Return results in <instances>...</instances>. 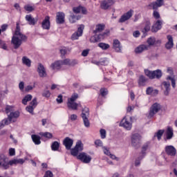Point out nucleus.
<instances>
[{
    "mask_svg": "<svg viewBox=\"0 0 177 177\" xmlns=\"http://www.w3.org/2000/svg\"><path fill=\"white\" fill-rule=\"evenodd\" d=\"M132 15H133V11L130 10L120 17L119 19V23H124L127 21V20H129V18L132 16Z\"/></svg>",
    "mask_w": 177,
    "mask_h": 177,
    "instance_id": "nucleus-18",
    "label": "nucleus"
},
{
    "mask_svg": "<svg viewBox=\"0 0 177 177\" xmlns=\"http://www.w3.org/2000/svg\"><path fill=\"white\" fill-rule=\"evenodd\" d=\"M98 46L99 48H101V49H103L104 50H106L109 49V48H110V45L105 43H100L98 44Z\"/></svg>",
    "mask_w": 177,
    "mask_h": 177,
    "instance_id": "nucleus-41",
    "label": "nucleus"
},
{
    "mask_svg": "<svg viewBox=\"0 0 177 177\" xmlns=\"http://www.w3.org/2000/svg\"><path fill=\"white\" fill-rule=\"evenodd\" d=\"M104 28H106V25L103 24H97L95 26V29L93 30V34H95V35L91 37L90 41L95 44V42H99L100 41H102V39H104V38L110 34V30H106L103 33L100 34V32L104 30Z\"/></svg>",
    "mask_w": 177,
    "mask_h": 177,
    "instance_id": "nucleus-1",
    "label": "nucleus"
},
{
    "mask_svg": "<svg viewBox=\"0 0 177 177\" xmlns=\"http://www.w3.org/2000/svg\"><path fill=\"white\" fill-rule=\"evenodd\" d=\"M80 19H81L80 15H71L69 17V21L70 23L74 24L77 21V20H80Z\"/></svg>",
    "mask_w": 177,
    "mask_h": 177,
    "instance_id": "nucleus-34",
    "label": "nucleus"
},
{
    "mask_svg": "<svg viewBox=\"0 0 177 177\" xmlns=\"http://www.w3.org/2000/svg\"><path fill=\"white\" fill-rule=\"evenodd\" d=\"M32 99V95H31L30 94H28L22 100V103L25 106H26L27 103H28V102H30Z\"/></svg>",
    "mask_w": 177,
    "mask_h": 177,
    "instance_id": "nucleus-36",
    "label": "nucleus"
},
{
    "mask_svg": "<svg viewBox=\"0 0 177 177\" xmlns=\"http://www.w3.org/2000/svg\"><path fill=\"white\" fill-rule=\"evenodd\" d=\"M61 61H62V66H70V63H71L70 59H65L61 60Z\"/></svg>",
    "mask_w": 177,
    "mask_h": 177,
    "instance_id": "nucleus-48",
    "label": "nucleus"
},
{
    "mask_svg": "<svg viewBox=\"0 0 177 177\" xmlns=\"http://www.w3.org/2000/svg\"><path fill=\"white\" fill-rule=\"evenodd\" d=\"M147 43L148 44V45H147V46H149V49H150V46H154V45L161 44V40L156 39V37H151L147 39Z\"/></svg>",
    "mask_w": 177,
    "mask_h": 177,
    "instance_id": "nucleus-14",
    "label": "nucleus"
},
{
    "mask_svg": "<svg viewBox=\"0 0 177 177\" xmlns=\"http://www.w3.org/2000/svg\"><path fill=\"white\" fill-rule=\"evenodd\" d=\"M67 106L68 109H72V110H77L78 109V104L75 101H71L68 100Z\"/></svg>",
    "mask_w": 177,
    "mask_h": 177,
    "instance_id": "nucleus-29",
    "label": "nucleus"
},
{
    "mask_svg": "<svg viewBox=\"0 0 177 177\" xmlns=\"http://www.w3.org/2000/svg\"><path fill=\"white\" fill-rule=\"evenodd\" d=\"M95 145H96L99 147H102V146H103V142L100 140H97L95 141Z\"/></svg>",
    "mask_w": 177,
    "mask_h": 177,
    "instance_id": "nucleus-58",
    "label": "nucleus"
},
{
    "mask_svg": "<svg viewBox=\"0 0 177 177\" xmlns=\"http://www.w3.org/2000/svg\"><path fill=\"white\" fill-rule=\"evenodd\" d=\"M146 83V77L143 75H140L138 80V85L140 86H143Z\"/></svg>",
    "mask_w": 177,
    "mask_h": 177,
    "instance_id": "nucleus-40",
    "label": "nucleus"
},
{
    "mask_svg": "<svg viewBox=\"0 0 177 177\" xmlns=\"http://www.w3.org/2000/svg\"><path fill=\"white\" fill-rule=\"evenodd\" d=\"M113 47L115 52H118V53H121V49L122 47H121V43H120L118 39L113 40Z\"/></svg>",
    "mask_w": 177,
    "mask_h": 177,
    "instance_id": "nucleus-25",
    "label": "nucleus"
},
{
    "mask_svg": "<svg viewBox=\"0 0 177 177\" xmlns=\"http://www.w3.org/2000/svg\"><path fill=\"white\" fill-rule=\"evenodd\" d=\"M77 160H80L82 161V162H84V164H89L91 161H92V157L91 156L86 154L85 152H82L79 153V155L77 156Z\"/></svg>",
    "mask_w": 177,
    "mask_h": 177,
    "instance_id": "nucleus-10",
    "label": "nucleus"
},
{
    "mask_svg": "<svg viewBox=\"0 0 177 177\" xmlns=\"http://www.w3.org/2000/svg\"><path fill=\"white\" fill-rule=\"evenodd\" d=\"M103 151H104V154H106V156H110V154H111L110 153V151H109V149H107V148L105 147H103Z\"/></svg>",
    "mask_w": 177,
    "mask_h": 177,
    "instance_id": "nucleus-62",
    "label": "nucleus"
},
{
    "mask_svg": "<svg viewBox=\"0 0 177 177\" xmlns=\"http://www.w3.org/2000/svg\"><path fill=\"white\" fill-rule=\"evenodd\" d=\"M3 122H4V124L6 125H9V124H10V122H12V120H10V119H9V116L8 115V118L3 120Z\"/></svg>",
    "mask_w": 177,
    "mask_h": 177,
    "instance_id": "nucleus-60",
    "label": "nucleus"
},
{
    "mask_svg": "<svg viewBox=\"0 0 177 177\" xmlns=\"http://www.w3.org/2000/svg\"><path fill=\"white\" fill-rule=\"evenodd\" d=\"M37 73L39 76L41 78H44L46 77V70L45 67L42 65V64H39L37 66Z\"/></svg>",
    "mask_w": 177,
    "mask_h": 177,
    "instance_id": "nucleus-17",
    "label": "nucleus"
},
{
    "mask_svg": "<svg viewBox=\"0 0 177 177\" xmlns=\"http://www.w3.org/2000/svg\"><path fill=\"white\" fill-rule=\"evenodd\" d=\"M26 20L28 22L30 26H35V19H34L31 15H26Z\"/></svg>",
    "mask_w": 177,
    "mask_h": 177,
    "instance_id": "nucleus-33",
    "label": "nucleus"
},
{
    "mask_svg": "<svg viewBox=\"0 0 177 177\" xmlns=\"http://www.w3.org/2000/svg\"><path fill=\"white\" fill-rule=\"evenodd\" d=\"M142 137L139 133H134L131 136V146L135 149H139L140 147V140Z\"/></svg>",
    "mask_w": 177,
    "mask_h": 177,
    "instance_id": "nucleus-8",
    "label": "nucleus"
},
{
    "mask_svg": "<svg viewBox=\"0 0 177 177\" xmlns=\"http://www.w3.org/2000/svg\"><path fill=\"white\" fill-rule=\"evenodd\" d=\"M120 126L122 127L127 131H131L132 129V117H124L120 122Z\"/></svg>",
    "mask_w": 177,
    "mask_h": 177,
    "instance_id": "nucleus-5",
    "label": "nucleus"
},
{
    "mask_svg": "<svg viewBox=\"0 0 177 177\" xmlns=\"http://www.w3.org/2000/svg\"><path fill=\"white\" fill-rule=\"evenodd\" d=\"M165 151L168 156H175L176 154V149L171 145L167 146L165 147Z\"/></svg>",
    "mask_w": 177,
    "mask_h": 177,
    "instance_id": "nucleus-22",
    "label": "nucleus"
},
{
    "mask_svg": "<svg viewBox=\"0 0 177 177\" xmlns=\"http://www.w3.org/2000/svg\"><path fill=\"white\" fill-rule=\"evenodd\" d=\"M38 102H37V97H35L32 102H30V105L26 106V110L28 113L30 114H34V109L37 107Z\"/></svg>",
    "mask_w": 177,
    "mask_h": 177,
    "instance_id": "nucleus-12",
    "label": "nucleus"
},
{
    "mask_svg": "<svg viewBox=\"0 0 177 177\" xmlns=\"http://www.w3.org/2000/svg\"><path fill=\"white\" fill-rule=\"evenodd\" d=\"M0 168L3 169H8L9 168V162L5 155H0Z\"/></svg>",
    "mask_w": 177,
    "mask_h": 177,
    "instance_id": "nucleus-13",
    "label": "nucleus"
},
{
    "mask_svg": "<svg viewBox=\"0 0 177 177\" xmlns=\"http://www.w3.org/2000/svg\"><path fill=\"white\" fill-rule=\"evenodd\" d=\"M81 117L83 120L84 127L89 128L91 123H89V108L84 107L82 111Z\"/></svg>",
    "mask_w": 177,
    "mask_h": 177,
    "instance_id": "nucleus-6",
    "label": "nucleus"
},
{
    "mask_svg": "<svg viewBox=\"0 0 177 177\" xmlns=\"http://www.w3.org/2000/svg\"><path fill=\"white\" fill-rule=\"evenodd\" d=\"M75 148L77 149L79 151V152L82 151V150H84V144H82V142L78 141L76 143Z\"/></svg>",
    "mask_w": 177,
    "mask_h": 177,
    "instance_id": "nucleus-39",
    "label": "nucleus"
},
{
    "mask_svg": "<svg viewBox=\"0 0 177 177\" xmlns=\"http://www.w3.org/2000/svg\"><path fill=\"white\" fill-rule=\"evenodd\" d=\"M144 157H145V156L141 155L135 160V166L136 167H139V165H140V161H142V160H143Z\"/></svg>",
    "mask_w": 177,
    "mask_h": 177,
    "instance_id": "nucleus-42",
    "label": "nucleus"
},
{
    "mask_svg": "<svg viewBox=\"0 0 177 177\" xmlns=\"http://www.w3.org/2000/svg\"><path fill=\"white\" fill-rule=\"evenodd\" d=\"M144 50H149V46L145 44L140 45L136 48L135 52L136 53H142Z\"/></svg>",
    "mask_w": 177,
    "mask_h": 177,
    "instance_id": "nucleus-27",
    "label": "nucleus"
},
{
    "mask_svg": "<svg viewBox=\"0 0 177 177\" xmlns=\"http://www.w3.org/2000/svg\"><path fill=\"white\" fill-rule=\"evenodd\" d=\"M164 5V0H156L155 2H152L149 3V7L153 9V10H156L158 8H161Z\"/></svg>",
    "mask_w": 177,
    "mask_h": 177,
    "instance_id": "nucleus-16",
    "label": "nucleus"
},
{
    "mask_svg": "<svg viewBox=\"0 0 177 177\" xmlns=\"http://www.w3.org/2000/svg\"><path fill=\"white\" fill-rule=\"evenodd\" d=\"M19 88L21 92L24 91V82H21L19 84Z\"/></svg>",
    "mask_w": 177,
    "mask_h": 177,
    "instance_id": "nucleus-57",
    "label": "nucleus"
},
{
    "mask_svg": "<svg viewBox=\"0 0 177 177\" xmlns=\"http://www.w3.org/2000/svg\"><path fill=\"white\" fill-rule=\"evenodd\" d=\"M100 133L102 139H105V138H106V130L101 129L100 131Z\"/></svg>",
    "mask_w": 177,
    "mask_h": 177,
    "instance_id": "nucleus-55",
    "label": "nucleus"
},
{
    "mask_svg": "<svg viewBox=\"0 0 177 177\" xmlns=\"http://www.w3.org/2000/svg\"><path fill=\"white\" fill-rule=\"evenodd\" d=\"M100 5L102 10H109L114 5V0H102L100 1Z\"/></svg>",
    "mask_w": 177,
    "mask_h": 177,
    "instance_id": "nucleus-9",
    "label": "nucleus"
},
{
    "mask_svg": "<svg viewBox=\"0 0 177 177\" xmlns=\"http://www.w3.org/2000/svg\"><path fill=\"white\" fill-rule=\"evenodd\" d=\"M151 24L149 22H147L145 28L142 30V32L144 34V37H146L147 32H149L150 31V26Z\"/></svg>",
    "mask_w": 177,
    "mask_h": 177,
    "instance_id": "nucleus-35",
    "label": "nucleus"
},
{
    "mask_svg": "<svg viewBox=\"0 0 177 177\" xmlns=\"http://www.w3.org/2000/svg\"><path fill=\"white\" fill-rule=\"evenodd\" d=\"M35 88V86L28 85L25 88V92H30V91H32Z\"/></svg>",
    "mask_w": 177,
    "mask_h": 177,
    "instance_id": "nucleus-50",
    "label": "nucleus"
},
{
    "mask_svg": "<svg viewBox=\"0 0 177 177\" xmlns=\"http://www.w3.org/2000/svg\"><path fill=\"white\" fill-rule=\"evenodd\" d=\"M59 52L62 56H65V55H68V53L71 52V50L70 48L64 47L59 50Z\"/></svg>",
    "mask_w": 177,
    "mask_h": 177,
    "instance_id": "nucleus-38",
    "label": "nucleus"
},
{
    "mask_svg": "<svg viewBox=\"0 0 177 177\" xmlns=\"http://www.w3.org/2000/svg\"><path fill=\"white\" fill-rule=\"evenodd\" d=\"M31 138L35 145H41V137L39 136L33 134L31 136Z\"/></svg>",
    "mask_w": 177,
    "mask_h": 177,
    "instance_id": "nucleus-31",
    "label": "nucleus"
},
{
    "mask_svg": "<svg viewBox=\"0 0 177 177\" xmlns=\"http://www.w3.org/2000/svg\"><path fill=\"white\" fill-rule=\"evenodd\" d=\"M153 16L154 17L155 19H160V12H158V11H156L154 10L153 12Z\"/></svg>",
    "mask_w": 177,
    "mask_h": 177,
    "instance_id": "nucleus-56",
    "label": "nucleus"
},
{
    "mask_svg": "<svg viewBox=\"0 0 177 177\" xmlns=\"http://www.w3.org/2000/svg\"><path fill=\"white\" fill-rule=\"evenodd\" d=\"M0 46H1L2 49H4V50H6L8 49V47L6 46V44H5V41L0 39Z\"/></svg>",
    "mask_w": 177,
    "mask_h": 177,
    "instance_id": "nucleus-54",
    "label": "nucleus"
},
{
    "mask_svg": "<svg viewBox=\"0 0 177 177\" xmlns=\"http://www.w3.org/2000/svg\"><path fill=\"white\" fill-rule=\"evenodd\" d=\"M42 96H44V97H50V92L48 90L44 91Z\"/></svg>",
    "mask_w": 177,
    "mask_h": 177,
    "instance_id": "nucleus-53",
    "label": "nucleus"
},
{
    "mask_svg": "<svg viewBox=\"0 0 177 177\" xmlns=\"http://www.w3.org/2000/svg\"><path fill=\"white\" fill-rule=\"evenodd\" d=\"M84 25H80V26L77 28V31L74 32L71 36L72 41H75V39H78L80 37L82 36V33L84 32Z\"/></svg>",
    "mask_w": 177,
    "mask_h": 177,
    "instance_id": "nucleus-11",
    "label": "nucleus"
},
{
    "mask_svg": "<svg viewBox=\"0 0 177 177\" xmlns=\"http://www.w3.org/2000/svg\"><path fill=\"white\" fill-rule=\"evenodd\" d=\"M26 39H27V36L20 32V25L17 23L16 30L11 41L15 49H19L23 44V41H26Z\"/></svg>",
    "mask_w": 177,
    "mask_h": 177,
    "instance_id": "nucleus-2",
    "label": "nucleus"
},
{
    "mask_svg": "<svg viewBox=\"0 0 177 177\" xmlns=\"http://www.w3.org/2000/svg\"><path fill=\"white\" fill-rule=\"evenodd\" d=\"M76 64H78V61H77V59H71V62H70V66H74Z\"/></svg>",
    "mask_w": 177,
    "mask_h": 177,
    "instance_id": "nucleus-59",
    "label": "nucleus"
},
{
    "mask_svg": "<svg viewBox=\"0 0 177 177\" xmlns=\"http://www.w3.org/2000/svg\"><path fill=\"white\" fill-rule=\"evenodd\" d=\"M22 63L26 66V67H31V59L26 56L22 57Z\"/></svg>",
    "mask_w": 177,
    "mask_h": 177,
    "instance_id": "nucleus-32",
    "label": "nucleus"
},
{
    "mask_svg": "<svg viewBox=\"0 0 177 177\" xmlns=\"http://www.w3.org/2000/svg\"><path fill=\"white\" fill-rule=\"evenodd\" d=\"M149 142H147L146 144H145L143 146H142V156H146V153L145 151H146V150L147 149H149Z\"/></svg>",
    "mask_w": 177,
    "mask_h": 177,
    "instance_id": "nucleus-46",
    "label": "nucleus"
},
{
    "mask_svg": "<svg viewBox=\"0 0 177 177\" xmlns=\"http://www.w3.org/2000/svg\"><path fill=\"white\" fill-rule=\"evenodd\" d=\"M77 99H78V93H75L71 95V98L68 99V100H71L72 102H75Z\"/></svg>",
    "mask_w": 177,
    "mask_h": 177,
    "instance_id": "nucleus-47",
    "label": "nucleus"
},
{
    "mask_svg": "<svg viewBox=\"0 0 177 177\" xmlns=\"http://www.w3.org/2000/svg\"><path fill=\"white\" fill-rule=\"evenodd\" d=\"M162 27V21L158 20L152 26L151 31L152 32H157L158 30H161Z\"/></svg>",
    "mask_w": 177,
    "mask_h": 177,
    "instance_id": "nucleus-20",
    "label": "nucleus"
},
{
    "mask_svg": "<svg viewBox=\"0 0 177 177\" xmlns=\"http://www.w3.org/2000/svg\"><path fill=\"white\" fill-rule=\"evenodd\" d=\"M16 164H17V159H14V160H10L8 162L9 165H15Z\"/></svg>",
    "mask_w": 177,
    "mask_h": 177,
    "instance_id": "nucleus-63",
    "label": "nucleus"
},
{
    "mask_svg": "<svg viewBox=\"0 0 177 177\" xmlns=\"http://www.w3.org/2000/svg\"><path fill=\"white\" fill-rule=\"evenodd\" d=\"M164 130H159L156 134L155 136H156L158 138V140H161V137L162 136V135H164Z\"/></svg>",
    "mask_w": 177,
    "mask_h": 177,
    "instance_id": "nucleus-44",
    "label": "nucleus"
},
{
    "mask_svg": "<svg viewBox=\"0 0 177 177\" xmlns=\"http://www.w3.org/2000/svg\"><path fill=\"white\" fill-rule=\"evenodd\" d=\"M84 9L83 7H77L73 8V12L75 13H80L81 10Z\"/></svg>",
    "mask_w": 177,
    "mask_h": 177,
    "instance_id": "nucleus-52",
    "label": "nucleus"
},
{
    "mask_svg": "<svg viewBox=\"0 0 177 177\" xmlns=\"http://www.w3.org/2000/svg\"><path fill=\"white\" fill-rule=\"evenodd\" d=\"M78 153L79 151L77 149H75V147L71 149V156H73V157H78Z\"/></svg>",
    "mask_w": 177,
    "mask_h": 177,
    "instance_id": "nucleus-45",
    "label": "nucleus"
},
{
    "mask_svg": "<svg viewBox=\"0 0 177 177\" xmlns=\"http://www.w3.org/2000/svg\"><path fill=\"white\" fill-rule=\"evenodd\" d=\"M63 145L65 146L66 150H71V147L74 145V140L69 137H66L63 141Z\"/></svg>",
    "mask_w": 177,
    "mask_h": 177,
    "instance_id": "nucleus-15",
    "label": "nucleus"
},
{
    "mask_svg": "<svg viewBox=\"0 0 177 177\" xmlns=\"http://www.w3.org/2000/svg\"><path fill=\"white\" fill-rule=\"evenodd\" d=\"M174 136V129L171 127H167L166 131V139L169 140V139H172Z\"/></svg>",
    "mask_w": 177,
    "mask_h": 177,
    "instance_id": "nucleus-30",
    "label": "nucleus"
},
{
    "mask_svg": "<svg viewBox=\"0 0 177 177\" xmlns=\"http://www.w3.org/2000/svg\"><path fill=\"white\" fill-rule=\"evenodd\" d=\"M167 82H163L162 83V89H165L164 93L166 96H168L169 94V91H171V83L173 88H175L176 86V81L174 77L169 76L167 78ZM171 82V83L169 82Z\"/></svg>",
    "mask_w": 177,
    "mask_h": 177,
    "instance_id": "nucleus-3",
    "label": "nucleus"
},
{
    "mask_svg": "<svg viewBox=\"0 0 177 177\" xmlns=\"http://www.w3.org/2000/svg\"><path fill=\"white\" fill-rule=\"evenodd\" d=\"M20 117V113L19 111L10 112L8 115V120L10 121H12V122H16V118H19Z\"/></svg>",
    "mask_w": 177,
    "mask_h": 177,
    "instance_id": "nucleus-23",
    "label": "nucleus"
},
{
    "mask_svg": "<svg viewBox=\"0 0 177 177\" xmlns=\"http://www.w3.org/2000/svg\"><path fill=\"white\" fill-rule=\"evenodd\" d=\"M57 103H63V95H59L57 98Z\"/></svg>",
    "mask_w": 177,
    "mask_h": 177,
    "instance_id": "nucleus-61",
    "label": "nucleus"
},
{
    "mask_svg": "<svg viewBox=\"0 0 177 177\" xmlns=\"http://www.w3.org/2000/svg\"><path fill=\"white\" fill-rule=\"evenodd\" d=\"M50 17L46 16L44 20L41 23L44 30H49L50 28Z\"/></svg>",
    "mask_w": 177,
    "mask_h": 177,
    "instance_id": "nucleus-19",
    "label": "nucleus"
},
{
    "mask_svg": "<svg viewBox=\"0 0 177 177\" xmlns=\"http://www.w3.org/2000/svg\"><path fill=\"white\" fill-rule=\"evenodd\" d=\"M24 9L25 10H26L27 12H32V10H34V8L31 6H24Z\"/></svg>",
    "mask_w": 177,
    "mask_h": 177,
    "instance_id": "nucleus-49",
    "label": "nucleus"
},
{
    "mask_svg": "<svg viewBox=\"0 0 177 177\" xmlns=\"http://www.w3.org/2000/svg\"><path fill=\"white\" fill-rule=\"evenodd\" d=\"M161 110V104L158 103H154L150 108L147 118H153L158 111Z\"/></svg>",
    "mask_w": 177,
    "mask_h": 177,
    "instance_id": "nucleus-7",
    "label": "nucleus"
},
{
    "mask_svg": "<svg viewBox=\"0 0 177 177\" xmlns=\"http://www.w3.org/2000/svg\"><path fill=\"white\" fill-rule=\"evenodd\" d=\"M100 92L102 96H106L108 93V91L106 88H101Z\"/></svg>",
    "mask_w": 177,
    "mask_h": 177,
    "instance_id": "nucleus-51",
    "label": "nucleus"
},
{
    "mask_svg": "<svg viewBox=\"0 0 177 177\" xmlns=\"http://www.w3.org/2000/svg\"><path fill=\"white\" fill-rule=\"evenodd\" d=\"M41 136H44V138H46L47 139H52V138H53V135L49 132L41 133Z\"/></svg>",
    "mask_w": 177,
    "mask_h": 177,
    "instance_id": "nucleus-43",
    "label": "nucleus"
},
{
    "mask_svg": "<svg viewBox=\"0 0 177 177\" xmlns=\"http://www.w3.org/2000/svg\"><path fill=\"white\" fill-rule=\"evenodd\" d=\"M145 73L147 77H149L150 80H160L161 77H162V71L160 69H157L156 71H149L147 69L145 70Z\"/></svg>",
    "mask_w": 177,
    "mask_h": 177,
    "instance_id": "nucleus-4",
    "label": "nucleus"
},
{
    "mask_svg": "<svg viewBox=\"0 0 177 177\" xmlns=\"http://www.w3.org/2000/svg\"><path fill=\"white\" fill-rule=\"evenodd\" d=\"M59 147H60V143H59V142L55 141L53 142L51 149L53 151H57V150H59Z\"/></svg>",
    "mask_w": 177,
    "mask_h": 177,
    "instance_id": "nucleus-37",
    "label": "nucleus"
},
{
    "mask_svg": "<svg viewBox=\"0 0 177 177\" xmlns=\"http://www.w3.org/2000/svg\"><path fill=\"white\" fill-rule=\"evenodd\" d=\"M9 154L10 156H15V154H16V151H15V149L10 148L9 149Z\"/></svg>",
    "mask_w": 177,
    "mask_h": 177,
    "instance_id": "nucleus-64",
    "label": "nucleus"
},
{
    "mask_svg": "<svg viewBox=\"0 0 177 177\" xmlns=\"http://www.w3.org/2000/svg\"><path fill=\"white\" fill-rule=\"evenodd\" d=\"M61 60L55 61L50 64V67L53 70H60L62 68V66H63Z\"/></svg>",
    "mask_w": 177,
    "mask_h": 177,
    "instance_id": "nucleus-24",
    "label": "nucleus"
},
{
    "mask_svg": "<svg viewBox=\"0 0 177 177\" xmlns=\"http://www.w3.org/2000/svg\"><path fill=\"white\" fill-rule=\"evenodd\" d=\"M168 41L165 44V48L167 49H171L174 47V38H172L171 35H167V37Z\"/></svg>",
    "mask_w": 177,
    "mask_h": 177,
    "instance_id": "nucleus-26",
    "label": "nucleus"
},
{
    "mask_svg": "<svg viewBox=\"0 0 177 177\" xmlns=\"http://www.w3.org/2000/svg\"><path fill=\"white\" fill-rule=\"evenodd\" d=\"M64 12H57L56 15L57 24H63L64 23Z\"/></svg>",
    "mask_w": 177,
    "mask_h": 177,
    "instance_id": "nucleus-21",
    "label": "nucleus"
},
{
    "mask_svg": "<svg viewBox=\"0 0 177 177\" xmlns=\"http://www.w3.org/2000/svg\"><path fill=\"white\" fill-rule=\"evenodd\" d=\"M147 95H151V96H156L158 95V90L153 89V87H148L146 90Z\"/></svg>",
    "mask_w": 177,
    "mask_h": 177,
    "instance_id": "nucleus-28",
    "label": "nucleus"
}]
</instances>
